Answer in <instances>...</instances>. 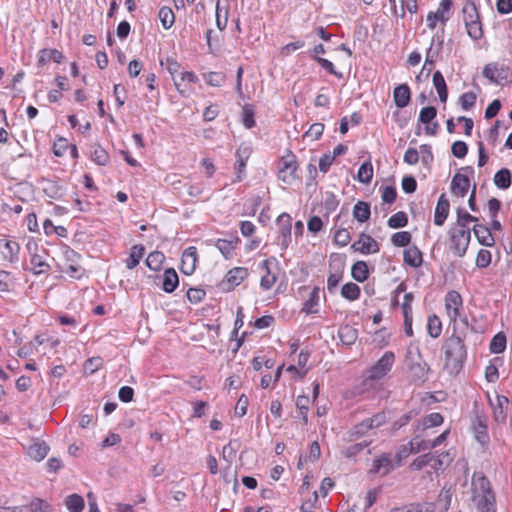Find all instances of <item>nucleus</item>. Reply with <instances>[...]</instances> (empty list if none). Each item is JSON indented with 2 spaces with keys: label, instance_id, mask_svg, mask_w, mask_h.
<instances>
[{
  "label": "nucleus",
  "instance_id": "a18cd8bd",
  "mask_svg": "<svg viewBox=\"0 0 512 512\" xmlns=\"http://www.w3.org/2000/svg\"><path fill=\"white\" fill-rule=\"evenodd\" d=\"M341 295L350 301H354L360 296V288L355 283H346L341 288Z\"/></svg>",
  "mask_w": 512,
  "mask_h": 512
},
{
  "label": "nucleus",
  "instance_id": "864d4df0",
  "mask_svg": "<svg viewBox=\"0 0 512 512\" xmlns=\"http://www.w3.org/2000/svg\"><path fill=\"white\" fill-rule=\"evenodd\" d=\"M411 238L410 232L401 231L392 235L391 242L396 247H405L410 244Z\"/></svg>",
  "mask_w": 512,
  "mask_h": 512
},
{
  "label": "nucleus",
  "instance_id": "423d86ee",
  "mask_svg": "<svg viewBox=\"0 0 512 512\" xmlns=\"http://www.w3.org/2000/svg\"><path fill=\"white\" fill-rule=\"evenodd\" d=\"M449 236L450 249L456 256L463 257L470 243V229L452 227L449 230Z\"/></svg>",
  "mask_w": 512,
  "mask_h": 512
},
{
  "label": "nucleus",
  "instance_id": "2eb2a0df",
  "mask_svg": "<svg viewBox=\"0 0 512 512\" xmlns=\"http://www.w3.org/2000/svg\"><path fill=\"white\" fill-rule=\"evenodd\" d=\"M239 243L240 239L235 236L231 239H217L214 245L225 259H231Z\"/></svg>",
  "mask_w": 512,
  "mask_h": 512
},
{
  "label": "nucleus",
  "instance_id": "052dcab7",
  "mask_svg": "<svg viewBox=\"0 0 512 512\" xmlns=\"http://www.w3.org/2000/svg\"><path fill=\"white\" fill-rule=\"evenodd\" d=\"M205 80L210 86L220 87L225 82V75L221 72H209L205 75Z\"/></svg>",
  "mask_w": 512,
  "mask_h": 512
},
{
  "label": "nucleus",
  "instance_id": "7c9ffc66",
  "mask_svg": "<svg viewBox=\"0 0 512 512\" xmlns=\"http://www.w3.org/2000/svg\"><path fill=\"white\" fill-rule=\"evenodd\" d=\"M370 214V205L367 202L358 201L353 207V217L359 222L367 221Z\"/></svg>",
  "mask_w": 512,
  "mask_h": 512
},
{
  "label": "nucleus",
  "instance_id": "69168bd1",
  "mask_svg": "<svg viewBox=\"0 0 512 512\" xmlns=\"http://www.w3.org/2000/svg\"><path fill=\"white\" fill-rule=\"evenodd\" d=\"M451 152L456 158L462 159L467 155V144L460 140L455 141L451 146Z\"/></svg>",
  "mask_w": 512,
  "mask_h": 512
},
{
  "label": "nucleus",
  "instance_id": "ea45409f",
  "mask_svg": "<svg viewBox=\"0 0 512 512\" xmlns=\"http://www.w3.org/2000/svg\"><path fill=\"white\" fill-rule=\"evenodd\" d=\"M373 177V166L370 161L364 162L358 169L357 180L361 183L368 184Z\"/></svg>",
  "mask_w": 512,
  "mask_h": 512
},
{
  "label": "nucleus",
  "instance_id": "dca6fc26",
  "mask_svg": "<svg viewBox=\"0 0 512 512\" xmlns=\"http://www.w3.org/2000/svg\"><path fill=\"white\" fill-rule=\"evenodd\" d=\"M450 204L445 194H441L435 207L434 224L442 226L449 215Z\"/></svg>",
  "mask_w": 512,
  "mask_h": 512
},
{
  "label": "nucleus",
  "instance_id": "5701e85b",
  "mask_svg": "<svg viewBox=\"0 0 512 512\" xmlns=\"http://www.w3.org/2000/svg\"><path fill=\"white\" fill-rule=\"evenodd\" d=\"M443 423V416L440 413H431L424 417L417 425L415 432H424L426 429L440 426Z\"/></svg>",
  "mask_w": 512,
  "mask_h": 512
},
{
  "label": "nucleus",
  "instance_id": "774afa93",
  "mask_svg": "<svg viewBox=\"0 0 512 512\" xmlns=\"http://www.w3.org/2000/svg\"><path fill=\"white\" fill-rule=\"evenodd\" d=\"M491 263V253L486 249H480L476 257V266L486 268Z\"/></svg>",
  "mask_w": 512,
  "mask_h": 512
},
{
  "label": "nucleus",
  "instance_id": "a878e982",
  "mask_svg": "<svg viewBox=\"0 0 512 512\" xmlns=\"http://www.w3.org/2000/svg\"><path fill=\"white\" fill-rule=\"evenodd\" d=\"M179 284V278L173 268H168L164 271L162 288L167 293H172Z\"/></svg>",
  "mask_w": 512,
  "mask_h": 512
},
{
  "label": "nucleus",
  "instance_id": "680f3d73",
  "mask_svg": "<svg viewBox=\"0 0 512 512\" xmlns=\"http://www.w3.org/2000/svg\"><path fill=\"white\" fill-rule=\"evenodd\" d=\"M477 96L474 92H465L460 96V105L463 110H469L476 103Z\"/></svg>",
  "mask_w": 512,
  "mask_h": 512
},
{
  "label": "nucleus",
  "instance_id": "e2e57ef3",
  "mask_svg": "<svg viewBox=\"0 0 512 512\" xmlns=\"http://www.w3.org/2000/svg\"><path fill=\"white\" fill-rule=\"evenodd\" d=\"M160 64L171 74L172 78L175 77L180 70V64L172 57L161 60Z\"/></svg>",
  "mask_w": 512,
  "mask_h": 512
},
{
  "label": "nucleus",
  "instance_id": "6e6d98bb",
  "mask_svg": "<svg viewBox=\"0 0 512 512\" xmlns=\"http://www.w3.org/2000/svg\"><path fill=\"white\" fill-rule=\"evenodd\" d=\"M242 123L247 129L255 126L254 110L251 105L246 104L242 109Z\"/></svg>",
  "mask_w": 512,
  "mask_h": 512
},
{
  "label": "nucleus",
  "instance_id": "a211bd4d",
  "mask_svg": "<svg viewBox=\"0 0 512 512\" xmlns=\"http://www.w3.org/2000/svg\"><path fill=\"white\" fill-rule=\"evenodd\" d=\"M20 250L19 244L14 240L0 239V252L3 258L9 262H14L18 259Z\"/></svg>",
  "mask_w": 512,
  "mask_h": 512
},
{
  "label": "nucleus",
  "instance_id": "c756f323",
  "mask_svg": "<svg viewBox=\"0 0 512 512\" xmlns=\"http://www.w3.org/2000/svg\"><path fill=\"white\" fill-rule=\"evenodd\" d=\"M48 451L49 447L45 442H35L29 447L28 454L32 459L41 461L47 456Z\"/></svg>",
  "mask_w": 512,
  "mask_h": 512
},
{
  "label": "nucleus",
  "instance_id": "20e7f679",
  "mask_svg": "<svg viewBox=\"0 0 512 512\" xmlns=\"http://www.w3.org/2000/svg\"><path fill=\"white\" fill-rule=\"evenodd\" d=\"M462 297L457 291H450L445 297V309L448 317L453 322V330L468 329V322L466 318H460V309L462 308Z\"/></svg>",
  "mask_w": 512,
  "mask_h": 512
},
{
  "label": "nucleus",
  "instance_id": "c85d7f7f",
  "mask_svg": "<svg viewBox=\"0 0 512 512\" xmlns=\"http://www.w3.org/2000/svg\"><path fill=\"white\" fill-rule=\"evenodd\" d=\"M63 60V54L56 49H43L39 53L38 64L44 65L49 61L60 63Z\"/></svg>",
  "mask_w": 512,
  "mask_h": 512
},
{
  "label": "nucleus",
  "instance_id": "3c124183",
  "mask_svg": "<svg viewBox=\"0 0 512 512\" xmlns=\"http://www.w3.org/2000/svg\"><path fill=\"white\" fill-rule=\"evenodd\" d=\"M407 223V214L402 211L395 213L388 219V226L393 229L405 227Z\"/></svg>",
  "mask_w": 512,
  "mask_h": 512
},
{
  "label": "nucleus",
  "instance_id": "39448f33",
  "mask_svg": "<svg viewBox=\"0 0 512 512\" xmlns=\"http://www.w3.org/2000/svg\"><path fill=\"white\" fill-rule=\"evenodd\" d=\"M462 13L467 34L474 40L480 39L483 31L476 5L472 1H466Z\"/></svg>",
  "mask_w": 512,
  "mask_h": 512
},
{
  "label": "nucleus",
  "instance_id": "9d476101",
  "mask_svg": "<svg viewBox=\"0 0 512 512\" xmlns=\"http://www.w3.org/2000/svg\"><path fill=\"white\" fill-rule=\"evenodd\" d=\"M489 401L493 410V419L499 424H504L507 419V410L509 407L508 398L503 395H496L494 400L490 398Z\"/></svg>",
  "mask_w": 512,
  "mask_h": 512
},
{
  "label": "nucleus",
  "instance_id": "412c9836",
  "mask_svg": "<svg viewBox=\"0 0 512 512\" xmlns=\"http://www.w3.org/2000/svg\"><path fill=\"white\" fill-rule=\"evenodd\" d=\"M473 232L478 240V242L486 247H491L494 245L495 240L489 228L483 225H474Z\"/></svg>",
  "mask_w": 512,
  "mask_h": 512
},
{
  "label": "nucleus",
  "instance_id": "f8f14e48",
  "mask_svg": "<svg viewBox=\"0 0 512 512\" xmlns=\"http://www.w3.org/2000/svg\"><path fill=\"white\" fill-rule=\"evenodd\" d=\"M198 256L194 246L187 247L181 257V271L185 275H192L196 269Z\"/></svg>",
  "mask_w": 512,
  "mask_h": 512
},
{
  "label": "nucleus",
  "instance_id": "0eeeda50",
  "mask_svg": "<svg viewBox=\"0 0 512 512\" xmlns=\"http://www.w3.org/2000/svg\"><path fill=\"white\" fill-rule=\"evenodd\" d=\"M298 163L296 156L288 151L281 157L278 163V179L286 184H291L296 179Z\"/></svg>",
  "mask_w": 512,
  "mask_h": 512
},
{
  "label": "nucleus",
  "instance_id": "9b49d317",
  "mask_svg": "<svg viewBox=\"0 0 512 512\" xmlns=\"http://www.w3.org/2000/svg\"><path fill=\"white\" fill-rule=\"evenodd\" d=\"M174 85L183 96H189L193 92L192 84L197 81V76L190 71L181 72L179 77H173Z\"/></svg>",
  "mask_w": 512,
  "mask_h": 512
},
{
  "label": "nucleus",
  "instance_id": "8fccbe9b",
  "mask_svg": "<svg viewBox=\"0 0 512 512\" xmlns=\"http://www.w3.org/2000/svg\"><path fill=\"white\" fill-rule=\"evenodd\" d=\"M428 334L432 338H437L442 332V325L439 318L436 315L429 316L427 323Z\"/></svg>",
  "mask_w": 512,
  "mask_h": 512
},
{
  "label": "nucleus",
  "instance_id": "bb28decb",
  "mask_svg": "<svg viewBox=\"0 0 512 512\" xmlns=\"http://www.w3.org/2000/svg\"><path fill=\"white\" fill-rule=\"evenodd\" d=\"M248 269L245 267H235L226 274V281L232 287L238 286L244 279L248 277Z\"/></svg>",
  "mask_w": 512,
  "mask_h": 512
},
{
  "label": "nucleus",
  "instance_id": "473e14b6",
  "mask_svg": "<svg viewBox=\"0 0 512 512\" xmlns=\"http://www.w3.org/2000/svg\"><path fill=\"white\" fill-rule=\"evenodd\" d=\"M351 274H352V277L357 282L362 283L365 280H367V278L369 276V270H368V266H367L366 262L357 261L356 263H354L352 266V269H351Z\"/></svg>",
  "mask_w": 512,
  "mask_h": 512
},
{
  "label": "nucleus",
  "instance_id": "338daca9",
  "mask_svg": "<svg viewBox=\"0 0 512 512\" xmlns=\"http://www.w3.org/2000/svg\"><path fill=\"white\" fill-rule=\"evenodd\" d=\"M324 131V125L322 123H314L310 126L304 137L310 140H317L321 137Z\"/></svg>",
  "mask_w": 512,
  "mask_h": 512
},
{
  "label": "nucleus",
  "instance_id": "79ce46f5",
  "mask_svg": "<svg viewBox=\"0 0 512 512\" xmlns=\"http://www.w3.org/2000/svg\"><path fill=\"white\" fill-rule=\"evenodd\" d=\"M159 20L164 29H169L173 26L175 21V16L171 8L162 7L158 13Z\"/></svg>",
  "mask_w": 512,
  "mask_h": 512
},
{
  "label": "nucleus",
  "instance_id": "f704fd0d",
  "mask_svg": "<svg viewBox=\"0 0 512 512\" xmlns=\"http://www.w3.org/2000/svg\"><path fill=\"white\" fill-rule=\"evenodd\" d=\"M65 506L70 512H82L85 502L79 494H71L65 499Z\"/></svg>",
  "mask_w": 512,
  "mask_h": 512
},
{
  "label": "nucleus",
  "instance_id": "13d9d810",
  "mask_svg": "<svg viewBox=\"0 0 512 512\" xmlns=\"http://www.w3.org/2000/svg\"><path fill=\"white\" fill-rule=\"evenodd\" d=\"M452 459L449 452L442 453L438 457H434L432 468L435 471L441 470L443 467L448 466L452 462Z\"/></svg>",
  "mask_w": 512,
  "mask_h": 512
},
{
  "label": "nucleus",
  "instance_id": "7ed1b4c3",
  "mask_svg": "<svg viewBox=\"0 0 512 512\" xmlns=\"http://www.w3.org/2000/svg\"><path fill=\"white\" fill-rule=\"evenodd\" d=\"M408 378L414 384H423L430 371L429 365L423 360L419 347L411 343L405 355Z\"/></svg>",
  "mask_w": 512,
  "mask_h": 512
},
{
  "label": "nucleus",
  "instance_id": "1a4fd4ad",
  "mask_svg": "<svg viewBox=\"0 0 512 512\" xmlns=\"http://www.w3.org/2000/svg\"><path fill=\"white\" fill-rule=\"evenodd\" d=\"M452 8L451 0H441L436 11H430L426 16V22L429 29L434 30L437 26V22H441L443 25L450 18V10Z\"/></svg>",
  "mask_w": 512,
  "mask_h": 512
},
{
  "label": "nucleus",
  "instance_id": "f257e3e1",
  "mask_svg": "<svg viewBox=\"0 0 512 512\" xmlns=\"http://www.w3.org/2000/svg\"><path fill=\"white\" fill-rule=\"evenodd\" d=\"M467 330L463 327L454 330V333L446 339L442 346L445 358L444 366L451 374L458 373L466 359L467 351L464 345V337Z\"/></svg>",
  "mask_w": 512,
  "mask_h": 512
},
{
  "label": "nucleus",
  "instance_id": "4468645a",
  "mask_svg": "<svg viewBox=\"0 0 512 512\" xmlns=\"http://www.w3.org/2000/svg\"><path fill=\"white\" fill-rule=\"evenodd\" d=\"M277 224L280 229V233L282 236L281 245L284 249H286L291 242V227H292V218L287 213H282L277 218Z\"/></svg>",
  "mask_w": 512,
  "mask_h": 512
},
{
  "label": "nucleus",
  "instance_id": "6e6552de",
  "mask_svg": "<svg viewBox=\"0 0 512 512\" xmlns=\"http://www.w3.org/2000/svg\"><path fill=\"white\" fill-rule=\"evenodd\" d=\"M394 362V352L386 351L382 357L368 370L367 380H380L384 378L391 371Z\"/></svg>",
  "mask_w": 512,
  "mask_h": 512
},
{
  "label": "nucleus",
  "instance_id": "72a5a7b5",
  "mask_svg": "<svg viewBox=\"0 0 512 512\" xmlns=\"http://www.w3.org/2000/svg\"><path fill=\"white\" fill-rule=\"evenodd\" d=\"M319 299H320V290L318 287H315L311 291L309 298L303 304L302 311H304L307 314L316 313L317 312L316 307L319 304Z\"/></svg>",
  "mask_w": 512,
  "mask_h": 512
},
{
  "label": "nucleus",
  "instance_id": "de8ad7c7",
  "mask_svg": "<svg viewBox=\"0 0 512 512\" xmlns=\"http://www.w3.org/2000/svg\"><path fill=\"white\" fill-rule=\"evenodd\" d=\"M506 349V336L503 333L496 334L490 343L492 353L500 354Z\"/></svg>",
  "mask_w": 512,
  "mask_h": 512
},
{
  "label": "nucleus",
  "instance_id": "bf43d9fd",
  "mask_svg": "<svg viewBox=\"0 0 512 512\" xmlns=\"http://www.w3.org/2000/svg\"><path fill=\"white\" fill-rule=\"evenodd\" d=\"M369 445L368 442L363 441L360 443H356L353 445H350L343 451V455L346 458H354L356 457L360 452H362L365 448H367Z\"/></svg>",
  "mask_w": 512,
  "mask_h": 512
},
{
  "label": "nucleus",
  "instance_id": "ddd939ff",
  "mask_svg": "<svg viewBox=\"0 0 512 512\" xmlns=\"http://www.w3.org/2000/svg\"><path fill=\"white\" fill-rule=\"evenodd\" d=\"M352 248L362 254L376 253L379 251L378 243L370 235L364 233L353 243Z\"/></svg>",
  "mask_w": 512,
  "mask_h": 512
},
{
  "label": "nucleus",
  "instance_id": "4be33fe9",
  "mask_svg": "<svg viewBox=\"0 0 512 512\" xmlns=\"http://www.w3.org/2000/svg\"><path fill=\"white\" fill-rule=\"evenodd\" d=\"M393 469V464L389 454H383L373 462L372 472L381 475H387Z\"/></svg>",
  "mask_w": 512,
  "mask_h": 512
},
{
  "label": "nucleus",
  "instance_id": "f3484780",
  "mask_svg": "<svg viewBox=\"0 0 512 512\" xmlns=\"http://www.w3.org/2000/svg\"><path fill=\"white\" fill-rule=\"evenodd\" d=\"M273 262L276 263V259L271 257L261 263V268L265 270V274L261 277L260 280V286L263 290L271 289L277 280V275L270 269V265Z\"/></svg>",
  "mask_w": 512,
  "mask_h": 512
},
{
  "label": "nucleus",
  "instance_id": "5fc2aeb1",
  "mask_svg": "<svg viewBox=\"0 0 512 512\" xmlns=\"http://www.w3.org/2000/svg\"><path fill=\"white\" fill-rule=\"evenodd\" d=\"M433 459L434 455L432 453L423 454L412 461L410 468L416 471L421 470L425 466L429 465Z\"/></svg>",
  "mask_w": 512,
  "mask_h": 512
},
{
  "label": "nucleus",
  "instance_id": "603ef678",
  "mask_svg": "<svg viewBox=\"0 0 512 512\" xmlns=\"http://www.w3.org/2000/svg\"><path fill=\"white\" fill-rule=\"evenodd\" d=\"M477 218L469 214L466 210L462 208L457 209V226L456 228H464L469 229L467 224L470 222H476Z\"/></svg>",
  "mask_w": 512,
  "mask_h": 512
},
{
  "label": "nucleus",
  "instance_id": "6ab92c4d",
  "mask_svg": "<svg viewBox=\"0 0 512 512\" xmlns=\"http://www.w3.org/2000/svg\"><path fill=\"white\" fill-rule=\"evenodd\" d=\"M470 187V180L466 175L456 173L451 181V191L454 195L464 197Z\"/></svg>",
  "mask_w": 512,
  "mask_h": 512
},
{
  "label": "nucleus",
  "instance_id": "2f4dec72",
  "mask_svg": "<svg viewBox=\"0 0 512 512\" xmlns=\"http://www.w3.org/2000/svg\"><path fill=\"white\" fill-rule=\"evenodd\" d=\"M512 175L509 169L503 168L494 175V184L500 189H508L511 186Z\"/></svg>",
  "mask_w": 512,
  "mask_h": 512
},
{
  "label": "nucleus",
  "instance_id": "aec40b11",
  "mask_svg": "<svg viewBox=\"0 0 512 512\" xmlns=\"http://www.w3.org/2000/svg\"><path fill=\"white\" fill-rule=\"evenodd\" d=\"M393 98L398 108L406 107L411 98L410 88L407 84H401L394 88Z\"/></svg>",
  "mask_w": 512,
  "mask_h": 512
},
{
  "label": "nucleus",
  "instance_id": "c03bdc74",
  "mask_svg": "<svg viewBox=\"0 0 512 512\" xmlns=\"http://www.w3.org/2000/svg\"><path fill=\"white\" fill-rule=\"evenodd\" d=\"M228 23V7H221L220 1L216 4V26L220 31H223Z\"/></svg>",
  "mask_w": 512,
  "mask_h": 512
},
{
  "label": "nucleus",
  "instance_id": "4d7b16f0",
  "mask_svg": "<svg viewBox=\"0 0 512 512\" xmlns=\"http://www.w3.org/2000/svg\"><path fill=\"white\" fill-rule=\"evenodd\" d=\"M437 115V110L433 106H427L421 109L419 114V122L423 124H430Z\"/></svg>",
  "mask_w": 512,
  "mask_h": 512
},
{
  "label": "nucleus",
  "instance_id": "b1692460",
  "mask_svg": "<svg viewBox=\"0 0 512 512\" xmlns=\"http://www.w3.org/2000/svg\"><path fill=\"white\" fill-rule=\"evenodd\" d=\"M403 257L404 262L414 268L421 266L423 262L422 253L416 246H412L404 250Z\"/></svg>",
  "mask_w": 512,
  "mask_h": 512
},
{
  "label": "nucleus",
  "instance_id": "393cba45",
  "mask_svg": "<svg viewBox=\"0 0 512 512\" xmlns=\"http://www.w3.org/2000/svg\"><path fill=\"white\" fill-rule=\"evenodd\" d=\"M473 430L477 441H479L480 443L484 444L489 440V436L487 433V423L484 417L476 416L473 422Z\"/></svg>",
  "mask_w": 512,
  "mask_h": 512
},
{
  "label": "nucleus",
  "instance_id": "49530a36",
  "mask_svg": "<svg viewBox=\"0 0 512 512\" xmlns=\"http://www.w3.org/2000/svg\"><path fill=\"white\" fill-rule=\"evenodd\" d=\"M27 507L26 512H50L51 505L44 499L34 498L31 500Z\"/></svg>",
  "mask_w": 512,
  "mask_h": 512
},
{
  "label": "nucleus",
  "instance_id": "0e129e2a",
  "mask_svg": "<svg viewBox=\"0 0 512 512\" xmlns=\"http://www.w3.org/2000/svg\"><path fill=\"white\" fill-rule=\"evenodd\" d=\"M13 285V279L9 272L0 270V292L7 293Z\"/></svg>",
  "mask_w": 512,
  "mask_h": 512
},
{
  "label": "nucleus",
  "instance_id": "09e8293b",
  "mask_svg": "<svg viewBox=\"0 0 512 512\" xmlns=\"http://www.w3.org/2000/svg\"><path fill=\"white\" fill-rule=\"evenodd\" d=\"M416 436L409 443L413 449V453H419L428 449H432L430 446V440L419 439L422 432H415Z\"/></svg>",
  "mask_w": 512,
  "mask_h": 512
},
{
  "label": "nucleus",
  "instance_id": "37998d69",
  "mask_svg": "<svg viewBox=\"0 0 512 512\" xmlns=\"http://www.w3.org/2000/svg\"><path fill=\"white\" fill-rule=\"evenodd\" d=\"M32 270L34 274L39 275L47 272L50 269V265L46 262V260L38 254H34L31 257Z\"/></svg>",
  "mask_w": 512,
  "mask_h": 512
},
{
  "label": "nucleus",
  "instance_id": "4c0bfd02",
  "mask_svg": "<svg viewBox=\"0 0 512 512\" xmlns=\"http://www.w3.org/2000/svg\"><path fill=\"white\" fill-rule=\"evenodd\" d=\"M338 335L345 345H352L357 339V330L349 325L341 326Z\"/></svg>",
  "mask_w": 512,
  "mask_h": 512
},
{
  "label": "nucleus",
  "instance_id": "cd10ccee",
  "mask_svg": "<svg viewBox=\"0 0 512 512\" xmlns=\"http://www.w3.org/2000/svg\"><path fill=\"white\" fill-rule=\"evenodd\" d=\"M433 85L438 93L441 102H446L448 91L445 79L440 71H435L433 74Z\"/></svg>",
  "mask_w": 512,
  "mask_h": 512
},
{
  "label": "nucleus",
  "instance_id": "a19ab883",
  "mask_svg": "<svg viewBox=\"0 0 512 512\" xmlns=\"http://www.w3.org/2000/svg\"><path fill=\"white\" fill-rule=\"evenodd\" d=\"M164 260L165 256L162 252L154 251L147 256L146 265L149 269L158 271L161 268Z\"/></svg>",
  "mask_w": 512,
  "mask_h": 512
},
{
  "label": "nucleus",
  "instance_id": "58836bf2",
  "mask_svg": "<svg viewBox=\"0 0 512 512\" xmlns=\"http://www.w3.org/2000/svg\"><path fill=\"white\" fill-rule=\"evenodd\" d=\"M91 159L97 165L105 166L109 162V155L99 144H94L91 150Z\"/></svg>",
  "mask_w": 512,
  "mask_h": 512
},
{
  "label": "nucleus",
  "instance_id": "f03ea898",
  "mask_svg": "<svg viewBox=\"0 0 512 512\" xmlns=\"http://www.w3.org/2000/svg\"><path fill=\"white\" fill-rule=\"evenodd\" d=\"M472 501L477 512H496V498L490 481L480 472H475L471 480Z\"/></svg>",
  "mask_w": 512,
  "mask_h": 512
},
{
  "label": "nucleus",
  "instance_id": "c9c22d12",
  "mask_svg": "<svg viewBox=\"0 0 512 512\" xmlns=\"http://www.w3.org/2000/svg\"><path fill=\"white\" fill-rule=\"evenodd\" d=\"M504 69L498 63L492 62L487 64L483 69V76L492 83H498V77Z\"/></svg>",
  "mask_w": 512,
  "mask_h": 512
},
{
  "label": "nucleus",
  "instance_id": "e433bc0d",
  "mask_svg": "<svg viewBox=\"0 0 512 512\" xmlns=\"http://www.w3.org/2000/svg\"><path fill=\"white\" fill-rule=\"evenodd\" d=\"M144 252H145L144 246L134 245L131 248L129 258L126 260V267L128 269L135 268L139 264L140 260L142 259Z\"/></svg>",
  "mask_w": 512,
  "mask_h": 512
}]
</instances>
